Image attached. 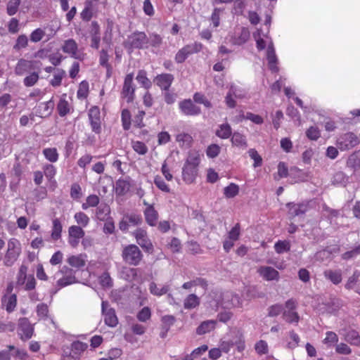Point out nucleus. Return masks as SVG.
I'll return each mask as SVG.
<instances>
[{"mask_svg": "<svg viewBox=\"0 0 360 360\" xmlns=\"http://www.w3.org/2000/svg\"><path fill=\"white\" fill-rule=\"evenodd\" d=\"M232 134L231 126L226 123L219 125V129L216 131V135L223 139H228Z\"/></svg>", "mask_w": 360, "mask_h": 360, "instance_id": "obj_26", "label": "nucleus"}, {"mask_svg": "<svg viewBox=\"0 0 360 360\" xmlns=\"http://www.w3.org/2000/svg\"><path fill=\"white\" fill-rule=\"evenodd\" d=\"M74 217L77 223L83 227L86 226L89 222V218L82 212H77Z\"/></svg>", "mask_w": 360, "mask_h": 360, "instance_id": "obj_47", "label": "nucleus"}, {"mask_svg": "<svg viewBox=\"0 0 360 360\" xmlns=\"http://www.w3.org/2000/svg\"><path fill=\"white\" fill-rule=\"evenodd\" d=\"M109 56L108 54V51L105 49H102L100 51V57H99V63L101 66L107 68L108 70V76L110 77V70L111 67L108 63Z\"/></svg>", "mask_w": 360, "mask_h": 360, "instance_id": "obj_40", "label": "nucleus"}, {"mask_svg": "<svg viewBox=\"0 0 360 360\" xmlns=\"http://www.w3.org/2000/svg\"><path fill=\"white\" fill-rule=\"evenodd\" d=\"M37 63L34 60H28L24 58L18 60L15 68V73L17 75H23L24 74L34 69V65Z\"/></svg>", "mask_w": 360, "mask_h": 360, "instance_id": "obj_14", "label": "nucleus"}, {"mask_svg": "<svg viewBox=\"0 0 360 360\" xmlns=\"http://www.w3.org/2000/svg\"><path fill=\"white\" fill-rule=\"evenodd\" d=\"M69 239L68 242L70 245L75 248L78 245L80 238L84 236V231L81 226H71L68 230Z\"/></svg>", "mask_w": 360, "mask_h": 360, "instance_id": "obj_13", "label": "nucleus"}, {"mask_svg": "<svg viewBox=\"0 0 360 360\" xmlns=\"http://www.w3.org/2000/svg\"><path fill=\"white\" fill-rule=\"evenodd\" d=\"M170 290V285L165 284L158 286L155 283L151 282L149 285V290L150 293L155 296H162L167 294Z\"/></svg>", "mask_w": 360, "mask_h": 360, "instance_id": "obj_20", "label": "nucleus"}, {"mask_svg": "<svg viewBox=\"0 0 360 360\" xmlns=\"http://www.w3.org/2000/svg\"><path fill=\"white\" fill-rule=\"evenodd\" d=\"M68 264L72 267L77 269L82 268L85 266V259L82 255H72L68 259Z\"/></svg>", "mask_w": 360, "mask_h": 360, "instance_id": "obj_29", "label": "nucleus"}, {"mask_svg": "<svg viewBox=\"0 0 360 360\" xmlns=\"http://www.w3.org/2000/svg\"><path fill=\"white\" fill-rule=\"evenodd\" d=\"M200 163L199 156L190 154L184 164L182 171L184 181L187 184L193 183L198 175V166Z\"/></svg>", "mask_w": 360, "mask_h": 360, "instance_id": "obj_1", "label": "nucleus"}, {"mask_svg": "<svg viewBox=\"0 0 360 360\" xmlns=\"http://www.w3.org/2000/svg\"><path fill=\"white\" fill-rule=\"evenodd\" d=\"M122 122L124 130L129 129L131 127V114L129 110L124 109L122 111Z\"/></svg>", "mask_w": 360, "mask_h": 360, "instance_id": "obj_44", "label": "nucleus"}, {"mask_svg": "<svg viewBox=\"0 0 360 360\" xmlns=\"http://www.w3.org/2000/svg\"><path fill=\"white\" fill-rule=\"evenodd\" d=\"M64 269H66L65 276H64L63 278H60L57 281V285L60 288H63L77 282L76 277L75 276V271L72 269L68 267H64Z\"/></svg>", "mask_w": 360, "mask_h": 360, "instance_id": "obj_17", "label": "nucleus"}, {"mask_svg": "<svg viewBox=\"0 0 360 360\" xmlns=\"http://www.w3.org/2000/svg\"><path fill=\"white\" fill-rule=\"evenodd\" d=\"M286 206L288 207L290 219L304 214L309 210V205L307 202L301 203L288 202Z\"/></svg>", "mask_w": 360, "mask_h": 360, "instance_id": "obj_10", "label": "nucleus"}, {"mask_svg": "<svg viewBox=\"0 0 360 360\" xmlns=\"http://www.w3.org/2000/svg\"><path fill=\"white\" fill-rule=\"evenodd\" d=\"M266 59L268 60V65L270 70L273 72H277L279 70L277 66L278 58L276 52L266 53Z\"/></svg>", "mask_w": 360, "mask_h": 360, "instance_id": "obj_30", "label": "nucleus"}, {"mask_svg": "<svg viewBox=\"0 0 360 360\" xmlns=\"http://www.w3.org/2000/svg\"><path fill=\"white\" fill-rule=\"evenodd\" d=\"M85 4V8L81 13V18L83 20L89 21L92 17L91 2L89 0H86Z\"/></svg>", "mask_w": 360, "mask_h": 360, "instance_id": "obj_51", "label": "nucleus"}, {"mask_svg": "<svg viewBox=\"0 0 360 360\" xmlns=\"http://www.w3.org/2000/svg\"><path fill=\"white\" fill-rule=\"evenodd\" d=\"M223 13V9L214 8L210 20L212 21L214 27H217L220 24V15Z\"/></svg>", "mask_w": 360, "mask_h": 360, "instance_id": "obj_50", "label": "nucleus"}, {"mask_svg": "<svg viewBox=\"0 0 360 360\" xmlns=\"http://www.w3.org/2000/svg\"><path fill=\"white\" fill-rule=\"evenodd\" d=\"M131 184L128 179H118L116 182L115 192L119 195H125L130 190Z\"/></svg>", "mask_w": 360, "mask_h": 360, "instance_id": "obj_23", "label": "nucleus"}, {"mask_svg": "<svg viewBox=\"0 0 360 360\" xmlns=\"http://www.w3.org/2000/svg\"><path fill=\"white\" fill-rule=\"evenodd\" d=\"M283 312V307L282 304H276L270 306L268 308V316L275 317Z\"/></svg>", "mask_w": 360, "mask_h": 360, "instance_id": "obj_49", "label": "nucleus"}, {"mask_svg": "<svg viewBox=\"0 0 360 360\" xmlns=\"http://www.w3.org/2000/svg\"><path fill=\"white\" fill-rule=\"evenodd\" d=\"M176 319L172 315H166L162 316V322L163 328H166V330H169L170 327L174 325Z\"/></svg>", "mask_w": 360, "mask_h": 360, "instance_id": "obj_59", "label": "nucleus"}, {"mask_svg": "<svg viewBox=\"0 0 360 360\" xmlns=\"http://www.w3.org/2000/svg\"><path fill=\"white\" fill-rule=\"evenodd\" d=\"M131 146L133 149L139 154L140 155H145L148 152V147L146 146V144L141 141H131Z\"/></svg>", "mask_w": 360, "mask_h": 360, "instance_id": "obj_43", "label": "nucleus"}, {"mask_svg": "<svg viewBox=\"0 0 360 360\" xmlns=\"http://www.w3.org/2000/svg\"><path fill=\"white\" fill-rule=\"evenodd\" d=\"M65 72L61 69H57L54 75L53 79L51 81V84L53 86H58L61 84L63 77L65 76Z\"/></svg>", "mask_w": 360, "mask_h": 360, "instance_id": "obj_48", "label": "nucleus"}, {"mask_svg": "<svg viewBox=\"0 0 360 360\" xmlns=\"http://www.w3.org/2000/svg\"><path fill=\"white\" fill-rule=\"evenodd\" d=\"M347 166L354 169L360 168V150L354 152L349 156Z\"/></svg>", "mask_w": 360, "mask_h": 360, "instance_id": "obj_25", "label": "nucleus"}, {"mask_svg": "<svg viewBox=\"0 0 360 360\" xmlns=\"http://www.w3.org/2000/svg\"><path fill=\"white\" fill-rule=\"evenodd\" d=\"M200 304L199 297L195 294L189 295L184 300V307L185 309H193Z\"/></svg>", "mask_w": 360, "mask_h": 360, "instance_id": "obj_31", "label": "nucleus"}, {"mask_svg": "<svg viewBox=\"0 0 360 360\" xmlns=\"http://www.w3.org/2000/svg\"><path fill=\"white\" fill-rule=\"evenodd\" d=\"M239 192V187L236 184L231 183L224 189V194L228 198H234Z\"/></svg>", "mask_w": 360, "mask_h": 360, "instance_id": "obj_38", "label": "nucleus"}, {"mask_svg": "<svg viewBox=\"0 0 360 360\" xmlns=\"http://www.w3.org/2000/svg\"><path fill=\"white\" fill-rule=\"evenodd\" d=\"M136 80L143 84L146 88H149L151 85L150 80L146 76V72L144 70H140L136 76Z\"/></svg>", "mask_w": 360, "mask_h": 360, "instance_id": "obj_55", "label": "nucleus"}, {"mask_svg": "<svg viewBox=\"0 0 360 360\" xmlns=\"http://www.w3.org/2000/svg\"><path fill=\"white\" fill-rule=\"evenodd\" d=\"M21 253V245L16 238H11L8 242L4 264L6 266H11L18 259Z\"/></svg>", "mask_w": 360, "mask_h": 360, "instance_id": "obj_2", "label": "nucleus"}, {"mask_svg": "<svg viewBox=\"0 0 360 360\" xmlns=\"http://www.w3.org/2000/svg\"><path fill=\"white\" fill-rule=\"evenodd\" d=\"M283 318L286 322L289 323H297L300 320V316L297 313L290 310L283 311Z\"/></svg>", "mask_w": 360, "mask_h": 360, "instance_id": "obj_39", "label": "nucleus"}, {"mask_svg": "<svg viewBox=\"0 0 360 360\" xmlns=\"http://www.w3.org/2000/svg\"><path fill=\"white\" fill-rule=\"evenodd\" d=\"M202 47V46L200 43H194L184 46L176 53L175 56V61L177 63H182L186 60L188 56L200 51Z\"/></svg>", "mask_w": 360, "mask_h": 360, "instance_id": "obj_5", "label": "nucleus"}, {"mask_svg": "<svg viewBox=\"0 0 360 360\" xmlns=\"http://www.w3.org/2000/svg\"><path fill=\"white\" fill-rule=\"evenodd\" d=\"M77 44L74 39L65 41L62 47L63 52L70 54L72 58H77Z\"/></svg>", "mask_w": 360, "mask_h": 360, "instance_id": "obj_21", "label": "nucleus"}, {"mask_svg": "<svg viewBox=\"0 0 360 360\" xmlns=\"http://www.w3.org/2000/svg\"><path fill=\"white\" fill-rule=\"evenodd\" d=\"M38 79V73L34 72L24 79L23 83L25 86H32L37 82Z\"/></svg>", "mask_w": 360, "mask_h": 360, "instance_id": "obj_56", "label": "nucleus"}, {"mask_svg": "<svg viewBox=\"0 0 360 360\" xmlns=\"http://www.w3.org/2000/svg\"><path fill=\"white\" fill-rule=\"evenodd\" d=\"M27 37L25 34L20 35L16 40L15 44L14 45V49L16 50H20L22 48H25L27 45Z\"/></svg>", "mask_w": 360, "mask_h": 360, "instance_id": "obj_62", "label": "nucleus"}, {"mask_svg": "<svg viewBox=\"0 0 360 360\" xmlns=\"http://www.w3.org/2000/svg\"><path fill=\"white\" fill-rule=\"evenodd\" d=\"M102 314L104 316V322L109 327H115L118 323V319L116 316L115 311L110 307L107 301H103L101 303Z\"/></svg>", "mask_w": 360, "mask_h": 360, "instance_id": "obj_6", "label": "nucleus"}, {"mask_svg": "<svg viewBox=\"0 0 360 360\" xmlns=\"http://www.w3.org/2000/svg\"><path fill=\"white\" fill-rule=\"evenodd\" d=\"M89 84L83 81L80 83L79 89L77 91V97L79 98H86L88 96Z\"/></svg>", "mask_w": 360, "mask_h": 360, "instance_id": "obj_57", "label": "nucleus"}, {"mask_svg": "<svg viewBox=\"0 0 360 360\" xmlns=\"http://www.w3.org/2000/svg\"><path fill=\"white\" fill-rule=\"evenodd\" d=\"M20 4V0H11L7 4V13L9 15H15Z\"/></svg>", "mask_w": 360, "mask_h": 360, "instance_id": "obj_53", "label": "nucleus"}, {"mask_svg": "<svg viewBox=\"0 0 360 360\" xmlns=\"http://www.w3.org/2000/svg\"><path fill=\"white\" fill-rule=\"evenodd\" d=\"M173 80L174 76L167 73L158 75L155 79L157 85L165 91H167L169 89Z\"/></svg>", "mask_w": 360, "mask_h": 360, "instance_id": "obj_16", "label": "nucleus"}, {"mask_svg": "<svg viewBox=\"0 0 360 360\" xmlns=\"http://www.w3.org/2000/svg\"><path fill=\"white\" fill-rule=\"evenodd\" d=\"M54 103L50 100L47 102L41 103L37 108V114L40 117H46L51 115Z\"/></svg>", "mask_w": 360, "mask_h": 360, "instance_id": "obj_18", "label": "nucleus"}, {"mask_svg": "<svg viewBox=\"0 0 360 360\" xmlns=\"http://www.w3.org/2000/svg\"><path fill=\"white\" fill-rule=\"evenodd\" d=\"M257 273L264 280L270 281H278L279 273L277 270L271 266H262L257 269Z\"/></svg>", "mask_w": 360, "mask_h": 360, "instance_id": "obj_15", "label": "nucleus"}, {"mask_svg": "<svg viewBox=\"0 0 360 360\" xmlns=\"http://www.w3.org/2000/svg\"><path fill=\"white\" fill-rule=\"evenodd\" d=\"M359 143V138L352 132L343 134L337 140V146L342 151L351 150Z\"/></svg>", "mask_w": 360, "mask_h": 360, "instance_id": "obj_4", "label": "nucleus"}, {"mask_svg": "<svg viewBox=\"0 0 360 360\" xmlns=\"http://www.w3.org/2000/svg\"><path fill=\"white\" fill-rule=\"evenodd\" d=\"M360 255V244L349 251H347L342 255V258L348 260Z\"/></svg>", "mask_w": 360, "mask_h": 360, "instance_id": "obj_58", "label": "nucleus"}, {"mask_svg": "<svg viewBox=\"0 0 360 360\" xmlns=\"http://www.w3.org/2000/svg\"><path fill=\"white\" fill-rule=\"evenodd\" d=\"M88 347L86 343H84L80 341H75L71 345V351L75 355H79L81 353L84 352Z\"/></svg>", "mask_w": 360, "mask_h": 360, "instance_id": "obj_37", "label": "nucleus"}, {"mask_svg": "<svg viewBox=\"0 0 360 360\" xmlns=\"http://www.w3.org/2000/svg\"><path fill=\"white\" fill-rule=\"evenodd\" d=\"M326 338L323 340V343L328 347H332L338 341V337L337 334L332 331H328L326 333Z\"/></svg>", "mask_w": 360, "mask_h": 360, "instance_id": "obj_42", "label": "nucleus"}, {"mask_svg": "<svg viewBox=\"0 0 360 360\" xmlns=\"http://www.w3.org/2000/svg\"><path fill=\"white\" fill-rule=\"evenodd\" d=\"M324 275L335 285L340 283L342 281V274L340 271L327 270L324 272Z\"/></svg>", "mask_w": 360, "mask_h": 360, "instance_id": "obj_32", "label": "nucleus"}, {"mask_svg": "<svg viewBox=\"0 0 360 360\" xmlns=\"http://www.w3.org/2000/svg\"><path fill=\"white\" fill-rule=\"evenodd\" d=\"M360 276V271L356 270L354 271L353 274L348 278L345 288L347 290H352L354 288V285L358 281V279Z\"/></svg>", "mask_w": 360, "mask_h": 360, "instance_id": "obj_46", "label": "nucleus"}, {"mask_svg": "<svg viewBox=\"0 0 360 360\" xmlns=\"http://www.w3.org/2000/svg\"><path fill=\"white\" fill-rule=\"evenodd\" d=\"M45 158L51 162H56L58 159V153L56 148H48L43 150Z\"/></svg>", "mask_w": 360, "mask_h": 360, "instance_id": "obj_36", "label": "nucleus"}, {"mask_svg": "<svg viewBox=\"0 0 360 360\" xmlns=\"http://www.w3.org/2000/svg\"><path fill=\"white\" fill-rule=\"evenodd\" d=\"M110 213V208L106 204H101L96 209V216L100 221H105L109 219L108 215Z\"/></svg>", "mask_w": 360, "mask_h": 360, "instance_id": "obj_24", "label": "nucleus"}, {"mask_svg": "<svg viewBox=\"0 0 360 360\" xmlns=\"http://www.w3.org/2000/svg\"><path fill=\"white\" fill-rule=\"evenodd\" d=\"M289 337L291 339V341L288 342L287 347L290 349H294L299 345L300 338L294 330L289 332Z\"/></svg>", "mask_w": 360, "mask_h": 360, "instance_id": "obj_41", "label": "nucleus"}, {"mask_svg": "<svg viewBox=\"0 0 360 360\" xmlns=\"http://www.w3.org/2000/svg\"><path fill=\"white\" fill-rule=\"evenodd\" d=\"M179 108L186 115L194 116L200 113V107L195 105L191 99H186L179 103Z\"/></svg>", "mask_w": 360, "mask_h": 360, "instance_id": "obj_12", "label": "nucleus"}, {"mask_svg": "<svg viewBox=\"0 0 360 360\" xmlns=\"http://www.w3.org/2000/svg\"><path fill=\"white\" fill-rule=\"evenodd\" d=\"M99 283L105 288H110L112 286V281L108 273L105 272L99 277Z\"/></svg>", "mask_w": 360, "mask_h": 360, "instance_id": "obj_52", "label": "nucleus"}, {"mask_svg": "<svg viewBox=\"0 0 360 360\" xmlns=\"http://www.w3.org/2000/svg\"><path fill=\"white\" fill-rule=\"evenodd\" d=\"M274 249L277 253L281 254L290 250V244L285 240H278L275 243Z\"/></svg>", "mask_w": 360, "mask_h": 360, "instance_id": "obj_54", "label": "nucleus"}, {"mask_svg": "<svg viewBox=\"0 0 360 360\" xmlns=\"http://www.w3.org/2000/svg\"><path fill=\"white\" fill-rule=\"evenodd\" d=\"M306 135L309 139L316 141L320 137L321 133L317 127H311L307 129Z\"/></svg>", "mask_w": 360, "mask_h": 360, "instance_id": "obj_61", "label": "nucleus"}, {"mask_svg": "<svg viewBox=\"0 0 360 360\" xmlns=\"http://www.w3.org/2000/svg\"><path fill=\"white\" fill-rule=\"evenodd\" d=\"M151 313L148 307H143L137 314L139 321L145 322L150 318Z\"/></svg>", "mask_w": 360, "mask_h": 360, "instance_id": "obj_60", "label": "nucleus"}, {"mask_svg": "<svg viewBox=\"0 0 360 360\" xmlns=\"http://www.w3.org/2000/svg\"><path fill=\"white\" fill-rule=\"evenodd\" d=\"M62 225L58 219L53 221V229L51 232V238L54 240H58L61 236Z\"/></svg>", "mask_w": 360, "mask_h": 360, "instance_id": "obj_34", "label": "nucleus"}, {"mask_svg": "<svg viewBox=\"0 0 360 360\" xmlns=\"http://www.w3.org/2000/svg\"><path fill=\"white\" fill-rule=\"evenodd\" d=\"M2 302L6 305V311L9 313L12 312L16 307V295L15 294H13L7 297H4L2 300Z\"/></svg>", "mask_w": 360, "mask_h": 360, "instance_id": "obj_33", "label": "nucleus"}, {"mask_svg": "<svg viewBox=\"0 0 360 360\" xmlns=\"http://www.w3.org/2000/svg\"><path fill=\"white\" fill-rule=\"evenodd\" d=\"M347 340L350 344L357 345L360 343V337L356 331H351L347 335Z\"/></svg>", "mask_w": 360, "mask_h": 360, "instance_id": "obj_64", "label": "nucleus"}, {"mask_svg": "<svg viewBox=\"0 0 360 360\" xmlns=\"http://www.w3.org/2000/svg\"><path fill=\"white\" fill-rule=\"evenodd\" d=\"M133 74H128L125 77L123 88L122 91V96L127 99L128 103L132 102L134 100L135 88L133 86Z\"/></svg>", "mask_w": 360, "mask_h": 360, "instance_id": "obj_11", "label": "nucleus"}, {"mask_svg": "<svg viewBox=\"0 0 360 360\" xmlns=\"http://www.w3.org/2000/svg\"><path fill=\"white\" fill-rule=\"evenodd\" d=\"M34 328L28 319L20 318L18 320V335L23 341L30 339L32 336Z\"/></svg>", "mask_w": 360, "mask_h": 360, "instance_id": "obj_8", "label": "nucleus"}, {"mask_svg": "<svg viewBox=\"0 0 360 360\" xmlns=\"http://www.w3.org/2000/svg\"><path fill=\"white\" fill-rule=\"evenodd\" d=\"M220 152V147L217 144H212L208 146L207 149V155L209 158H216Z\"/></svg>", "mask_w": 360, "mask_h": 360, "instance_id": "obj_63", "label": "nucleus"}, {"mask_svg": "<svg viewBox=\"0 0 360 360\" xmlns=\"http://www.w3.org/2000/svg\"><path fill=\"white\" fill-rule=\"evenodd\" d=\"M122 257L127 264L137 266L143 259V254L136 245H128L124 248Z\"/></svg>", "mask_w": 360, "mask_h": 360, "instance_id": "obj_3", "label": "nucleus"}, {"mask_svg": "<svg viewBox=\"0 0 360 360\" xmlns=\"http://www.w3.org/2000/svg\"><path fill=\"white\" fill-rule=\"evenodd\" d=\"M57 109L60 116L63 117L66 115L69 111V103L65 99H60L57 105Z\"/></svg>", "mask_w": 360, "mask_h": 360, "instance_id": "obj_45", "label": "nucleus"}, {"mask_svg": "<svg viewBox=\"0 0 360 360\" xmlns=\"http://www.w3.org/2000/svg\"><path fill=\"white\" fill-rule=\"evenodd\" d=\"M176 141L181 146L189 147L193 141V139L190 134L186 133H181L176 135Z\"/></svg>", "mask_w": 360, "mask_h": 360, "instance_id": "obj_35", "label": "nucleus"}, {"mask_svg": "<svg viewBox=\"0 0 360 360\" xmlns=\"http://www.w3.org/2000/svg\"><path fill=\"white\" fill-rule=\"evenodd\" d=\"M127 43L131 48L143 49L146 47L148 43V38L144 32H136L128 37Z\"/></svg>", "mask_w": 360, "mask_h": 360, "instance_id": "obj_7", "label": "nucleus"}, {"mask_svg": "<svg viewBox=\"0 0 360 360\" xmlns=\"http://www.w3.org/2000/svg\"><path fill=\"white\" fill-rule=\"evenodd\" d=\"M217 321L214 320H207L202 322L200 325L196 328V333L198 335H204L210 332L215 328Z\"/></svg>", "mask_w": 360, "mask_h": 360, "instance_id": "obj_22", "label": "nucleus"}, {"mask_svg": "<svg viewBox=\"0 0 360 360\" xmlns=\"http://www.w3.org/2000/svg\"><path fill=\"white\" fill-rule=\"evenodd\" d=\"M144 215L146 222L150 226H153L156 224L158 218V213L153 205H148L144 211Z\"/></svg>", "mask_w": 360, "mask_h": 360, "instance_id": "obj_19", "label": "nucleus"}, {"mask_svg": "<svg viewBox=\"0 0 360 360\" xmlns=\"http://www.w3.org/2000/svg\"><path fill=\"white\" fill-rule=\"evenodd\" d=\"M137 243L147 252L151 253L153 251V245L147 236V233L143 229H139L134 232Z\"/></svg>", "mask_w": 360, "mask_h": 360, "instance_id": "obj_9", "label": "nucleus"}, {"mask_svg": "<svg viewBox=\"0 0 360 360\" xmlns=\"http://www.w3.org/2000/svg\"><path fill=\"white\" fill-rule=\"evenodd\" d=\"M250 38V32L248 29L242 27L238 36L235 37L233 44L236 45H241L245 44Z\"/></svg>", "mask_w": 360, "mask_h": 360, "instance_id": "obj_28", "label": "nucleus"}, {"mask_svg": "<svg viewBox=\"0 0 360 360\" xmlns=\"http://www.w3.org/2000/svg\"><path fill=\"white\" fill-rule=\"evenodd\" d=\"M231 143L233 146L243 148H246L248 146L245 137L238 132L233 133Z\"/></svg>", "mask_w": 360, "mask_h": 360, "instance_id": "obj_27", "label": "nucleus"}]
</instances>
